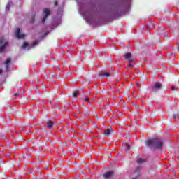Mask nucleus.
<instances>
[{"instance_id":"1","label":"nucleus","mask_w":179,"mask_h":179,"mask_svg":"<svg viewBox=\"0 0 179 179\" xmlns=\"http://www.w3.org/2000/svg\"><path fill=\"white\" fill-rule=\"evenodd\" d=\"M147 148L151 149H162L163 148V141L159 138H153L145 142Z\"/></svg>"},{"instance_id":"2","label":"nucleus","mask_w":179,"mask_h":179,"mask_svg":"<svg viewBox=\"0 0 179 179\" xmlns=\"http://www.w3.org/2000/svg\"><path fill=\"white\" fill-rule=\"evenodd\" d=\"M80 15H83L84 19L87 22V23H92L93 22V16L89 12L82 13V10H80Z\"/></svg>"},{"instance_id":"3","label":"nucleus","mask_w":179,"mask_h":179,"mask_svg":"<svg viewBox=\"0 0 179 179\" xmlns=\"http://www.w3.org/2000/svg\"><path fill=\"white\" fill-rule=\"evenodd\" d=\"M38 44V41L35 40L32 44H29V43L25 42L22 44V48L24 50H29L30 48H33V47H36Z\"/></svg>"},{"instance_id":"4","label":"nucleus","mask_w":179,"mask_h":179,"mask_svg":"<svg viewBox=\"0 0 179 179\" xmlns=\"http://www.w3.org/2000/svg\"><path fill=\"white\" fill-rule=\"evenodd\" d=\"M0 52H3L6 47H8V42L5 41L3 38L0 39Z\"/></svg>"},{"instance_id":"5","label":"nucleus","mask_w":179,"mask_h":179,"mask_svg":"<svg viewBox=\"0 0 179 179\" xmlns=\"http://www.w3.org/2000/svg\"><path fill=\"white\" fill-rule=\"evenodd\" d=\"M43 13L45 17L42 20V23H45V20H47V17H48V16H50V11L48 8H44L43 10Z\"/></svg>"},{"instance_id":"6","label":"nucleus","mask_w":179,"mask_h":179,"mask_svg":"<svg viewBox=\"0 0 179 179\" xmlns=\"http://www.w3.org/2000/svg\"><path fill=\"white\" fill-rule=\"evenodd\" d=\"M162 87H163V85L159 82L155 83L152 86V92H158Z\"/></svg>"},{"instance_id":"7","label":"nucleus","mask_w":179,"mask_h":179,"mask_svg":"<svg viewBox=\"0 0 179 179\" xmlns=\"http://www.w3.org/2000/svg\"><path fill=\"white\" fill-rule=\"evenodd\" d=\"M24 34L20 33V29L17 28L15 31V36L17 38H24Z\"/></svg>"},{"instance_id":"8","label":"nucleus","mask_w":179,"mask_h":179,"mask_svg":"<svg viewBox=\"0 0 179 179\" xmlns=\"http://www.w3.org/2000/svg\"><path fill=\"white\" fill-rule=\"evenodd\" d=\"M114 172H113L112 171H109L106 172L103 175V177L105 178H111V177L113 176Z\"/></svg>"},{"instance_id":"9","label":"nucleus","mask_w":179,"mask_h":179,"mask_svg":"<svg viewBox=\"0 0 179 179\" xmlns=\"http://www.w3.org/2000/svg\"><path fill=\"white\" fill-rule=\"evenodd\" d=\"M111 134H113V129L111 127L105 130V133H104L105 136H109L110 135H111Z\"/></svg>"},{"instance_id":"10","label":"nucleus","mask_w":179,"mask_h":179,"mask_svg":"<svg viewBox=\"0 0 179 179\" xmlns=\"http://www.w3.org/2000/svg\"><path fill=\"white\" fill-rule=\"evenodd\" d=\"M10 64V58H8L5 62L6 65V71L8 72L9 70V65Z\"/></svg>"},{"instance_id":"11","label":"nucleus","mask_w":179,"mask_h":179,"mask_svg":"<svg viewBox=\"0 0 179 179\" xmlns=\"http://www.w3.org/2000/svg\"><path fill=\"white\" fill-rule=\"evenodd\" d=\"M113 74L110 72L104 71L101 76H103V78H110V76H112Z\"/></svg>"},{"instance_id":"12","label":"nucleus","mask_w":179,"mask_h":179,"mask_svg":"<svg viewBox=\"0 0 179 179\" xmlns=\"http://www.w3.org/2000/svg\"><path fill=\"white\" fill-rule=\"evenodd\" d=\"M131 57H132V55L131 53H126L124 55V59H129V58H131Z\"/></svg>"},{"instance_id":"13","label":"nucleus","mask_w":179,"mask_h":179,"mask_svg":"<svg viewBox=\"0 0 179 179\" xmlns=\"http://www.w3.org/2000/svg\"><path fill=\"white\" fill-rule=\"evenodd\" d=\"M47 125H48V128H52V127H54V124L52 123V122L50 120L47 122Z\"/></svg>"},{"instance_id":"14","label":"nucleus","mask_w":179,"mask_h":179,"mask_svg":"<svg viewBox=\"0 0 179 179\" xmlns=\"http://www.w3.org/2000/svg\"><path fill=\"white\" fill-rule=\"evenodd\" d=\"M123 146H124L126 150H129V148H131V145H129V143H124Z\"/></svg>"},{"instance_id":"15","label":"nucleus","mask_w":179,"mask_h":179,"mask_svg":"<svg viewBox=\"0 0 179 179\" xmlns=\"http://www.w3.org/2000/svg\"><path fill=\"white\" fill-rule=\"evenodd\" d=\"M76 96H79V92H74L73 93V97H76Z\"/></svg>"},{"instance_id":"16","label":"nucleus","mask_w":179,"mask_h":179,"mask_svg":"<svg viewBox=\"0 0 179 179\" xmlns=\"http://www.w3.org/2000/svg\"><path fill=\"white\" fill-rule=\"evenodd\" d=\"M137 171L136 172V174H137V176H139V170H141V167H137Z\"/></svg>"},{"instance_id":"17","label":"nucleus","mask_w":179,"mask_h":179,"mask_svg":"<svg viewBox=\"0 0 179 179\" xmlns=\"http://www.w3.org/2000/svg\"><path fill=\"white\" fill-rule=\"evenodd\" d=\"M143 159H138L137 160V163H143Z\"/></svg>"},{"instance_id":"18","label":"nucleus","mask_w":179,"mask_h":179,"mask_svg":"<svg viewBox=\"0 0 179 179\" xmlns=\"http://www.w3.org/2000/svg\"><path fill=\"white\" fill-rule=\"evenodd\" d=\"M85 101L87 103H89V101H90V99L89 98H85Z\"/></svg>"},{"instance_id":"19","label":"nucleus","mask_w":179,"mask_h":179,"mask_svg":"<svg viewBox=\"0 0 179 179\" xmlns=\"http://www.w3.org/2000/svg\"><path fill=\"white\" fill-rule=\"evenodd\" d=\"M131 62H132V61L129 60V64L128 65V66H133L132 64H131Z\"/></svg>"},{"instance_id":"20","label":"nucleus","mask_w":179,"mask_h":179,"mask_svg":"<svg viewBox=\"0 0 179 179\" xmlns=\"http://www.w3.org/2000/svg\"><path fill=\"white\" fill-rule=\"evenodd\" d=\"M14 96H15V97H17V96H19V92H17V93H15V94H14Z\"/></svg>"},{"instance_id":"21","label":"nucleus","mask_w":179,"mask_h":179,"mask_svg":"<svg viewBox=\"0 0 179 179\" xmlns=\"http://www.w3.org/2000/svg\"><path fill=\"white\" fill-rule=\"evenodd\" d=\"M173 118H177V114H173L172 116Z\"/></svg>"},{"instance_id":"22","label":"nucleus","mask_w":179,"mask_h":179,"mask_svg":"<svg viewBox=\"0 0 179 179\" xmlns=\"http://www.w3.org/2000/svg\"><path fill=\"white\" fill-rule=\"evenodd\" d=\"M171 89H172V90H176V89H177V88L175 87V85H173Z\"/></svg>"},{"instance_id":"23","label":"nucleus","mask_w":179,"mask_h":179,"mask_svg":"<svg viewBox=\"0 0 179 179\" xmlns=\"http://www.w3.org/2000/svg\"><path fill=\"white\" fill-rule=\"evenodd\" d=\"M9 3L6 6V9H9Z\"/></svg>"},{"instance_id":"24","label":"nucleus","mask_w":179,"mask_h":179,"mask_svg":"<svg viewBox=\"0 0 179 179\" xmlns=\"http://www.w3.org/2000/svg\"><path fill=\"white\" fill-rule=\"evenodd\" d=\"M62 15V14H60L59 15V20L60 21L61 20V16Z\"/></svg>"},{"instance_id":"25","label":"nucleus","mask_w":179,"mask_h":179,"mask_svg":"<svg viewBox=\"0 0 179 179\" xmlns=\"http://www.w3.org/2000/svg\"><path fill=\"white\" fill-rule=\"evenodd\" d=\"M2 73V69H0V75Z\"/></svg>"},{"instance_id":"26","label":"nucleus","mask_w":179,"mask_h":179,"mask_svg":"<svg viewBox=\"0 0 179 179\" xmlns=\"http://www.w3.org/2000/svg\"><path fill=\"white\" fill-rule=\"evenodd\" d=\"M57 2H55V6H57Z\"/></svg>"},{"instance_id":"27","label":"nucleus","mask_w":179,"mask_h":179,"mask_svg":"<svg viewBox=\"0 0 179 179\" xmlns=\"http://www.w3.org/2000/svg\"><path fill=\"white\" fill-rule=\"evenodd\" d=\"M133 179H135V178H133Z\"/></svg>"}]
</instances>
